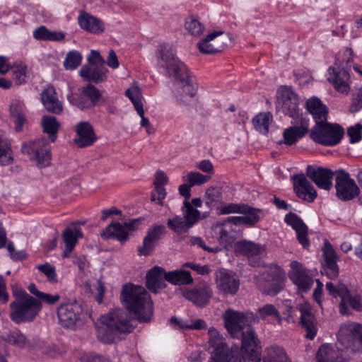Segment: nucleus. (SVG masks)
Wrapping results in <instances>:
<instances>
[{"mask_svg":"<svg viewBox=\"0 0 362 362\" xmlns=\"http://www.w3.org/2000/svg\"><path fill=\"white\" fill-rule=\"evenodd\" d=\"M209 345L211 358L209 362H260L261 346L255 329L249 327L241 333L240 357L238 356L239 347L229 348L225 339L214 328L208 331Z\"/></svg>","mask_w":362,"mask_h":362,"instance_id":"f257e3e1","label":"nucleus"},{"mask_svg":"<svg viewBox=\"0 0 362 362\" xmlns=\"http://www.w3.org/2000/svg\"><path fill=\"white\" fill-rule=\"evenodd\" d=\"M120 298L127 309L133 313L139 322L151 320L153 303L151 296L143 287L124 285Z\"/></svg>","mask_w":362,"mask_h":362,"instance_id":"f03ea898","label":"nucleus"},{"mask_svg":"<svg viewBox=\"0 0 362 362\" xmlns=\"http://www.w3.org/2000/svg\"><path fill=\"white\" fill-rule=\"evenodd\" d=\"M16 299L10 305V318L16 323L33 322L42 309V303L25 291L13 292Z\"/></svg>","mask_w":362,"mask_h":362,"instance_id":"7ed1b4c3","label":"nucleus"},{"mask_svg":"<svg viewBox=\"0 0 362 362\" xmlns=\"http://www.w3.org/2000/svg\"><path fill=\"white\" fill-rule=\"evenodd\" d=\"M224 326L233 338L239 339L245 328L250 326L255 317L251 312H240L233 309H227L222 315Z\"/></svg>","mask_w":362,"mask_h":362,"instance_id":"20e7f679","label":"nucleus"},{"mask_svg":"<svg viewBox=\"0 0 362 362\" xmlns=\"http://www.w3.org/2000/svg\"><path fill=\"white\" fill-rule=\"evenodd\" d=\"M344 134V129L340 125L329 123L326 120L315 124L310 136L316 143L325 146H334L340 142Z\"/></svg>","mask_w":362,"mask_h":362,"instance_id":"39448f33","label":"nucleus"},{"mask_svg":"<svg viewBox=\"0 0 362 362\" xmlns=\"http://www.w3.org/2000/svg\"><path fill=\"white\" fill-rule=\"evenodd\" d=\"M276 110L295 120L299 117V98L293 88L281 86L276 91Z\"/></svg>","mask_w":362,"mask_h":362,"instance_id":"423d86ee","label":"nucleus"},{"mask_svg":"<svg viewBox=\"0 0 362 362\" xmlns=\"http://www.w3.org/2000/svg\"><path fill=\"white\" fill-rule=\"evenodd\" d=\"M23 154L35 161L39 168L49 165L51 160V148L46 139L41 138L28 142H23L21 146Z\"/></svg>","mask_w":362,"mask_h":362,"instance_id":"0eeeda50","label":"nucleus"},{"mask_svg":"<svg viewBox=\"0 0 362 362\" xmlns=\"http://www.w3.org/2000/svg\"><path fill=\"white\" fill-rule=\"evenodd\" d=\"M167 74L173 78L175 82L180 85L182 93H175L177 100L186 103V97L192 98L196 95L197 84L194 77L190 75L187 69H167Z\"/></svg>","mask_w":362,"mask_h":362,"instance_id":"6e6552de","label":"nucleus"},{"mask_svg":"<svg viewBox=\"0 0 362 362\" xmlns=\"http://www.w3.org/2000/svg\"><path fill=\"white\" fill-rule=\"evenodd\" d=\"M182 211V217L177 216L173 218L168 219V228L177 233L187 232L202 218L200 211L194 208L189 201H184Z\"/></svg>","mask_w":362,"mask_h":362,"instance_id":"1a4fd4ad","label":"nucleus"},{"mask_svg":"<svg viewBox=\"0 0 362 362\" xmlns=\"http://www.w3.org/2000/svg\"><path fill=\"white\" fill-rule=\"evenodd\" d=\"M335 175L336 195L340 200L350 201L359 194V187L347 172L339 170L335 172Z\"/></svg>","mask_w":362,"mask_h":362,"instance_id":"9d476101","label":"nucleus"},{"mask_svg":"<svg viewBox=\"0 0 362 362\" xmlns=\"http://www.w3.org/2000/svg\"><path fill=\"white\" fill-rule=\"evenodd\" d=\"M101 322L112 332L127 334L133 331L130 319L127 312L117 309L101 317Z\"/></svg>","mask_w":362,"mask_h":362,"instance_id":"9b49d317","label":"nucleus"},{"mask_svg":"<svg viewBox=\"0 0 362 362\" xmlns=\"http://www.w3.org/2000/svg\"><path fill=\"white\" fill-rule=\"evenodd\" d=\"M339 339L346 349L353 351H362V325L349 323L342 325Z\"/></svg>","mask_w":362,"mask_h":362,"instance_id":"f8f14e48","label":"nucleus"},{"mask_svg":"<svg viewBox=\"0 0 362 362\" xmlns=\"http://www.w3.org/2000/svg\"><path fill=\"white\" fill-rule=\"evenodd\" d=\"M288 277L296 286L300 293H307L313 286L314 280L312 274L301 263L293 261L290 264Z\"/></svg>","mask_w":362,"mask_h":362,"instance_id":"ddd939ff","label":"nucleus"},{"mask_svg":"<svg viewBox=\"0 0 362 362\" xmlns=\"http://www.w3.org/2000/svg\"><path fill=\"white\" fill-rule=\"evenodd\" d=\"M83 313L81 304L77 302L62 304L57 308L59 324L63 327L73 329L81 321Z\"/></svg>","mask_w":362,"mask_h":362,"instance_id":"4468645a","label":"nucleus"},{"mask_svg":"<svg viewBox=\"0 0 362 362\" xmlns=\"http://www.w3.org/2000/svg\"><path fill=\"white\" fill-rule=\"evenodd\" d=\"M309 122L310 119L305 115H300V118L292 121L293 126L285 129L283 132V143L287 146H292L305 136L309 131Z\"/></svg>","mask_w":362,"mask_h":362,"instance_id":"2eb2a0df","label":"nucleus"},{"mask_svg":"<svg viewBox=\"0 0 362 362\" xmlns=\"http://www.w3.org/2000/svg\"><path fill=\"white\" fill-rule=\"evenodd\" d=\"M125 96L132 101L136 112L141 117V126L146 127L148 134H155V128L151 125L148 119L144 117V110L141 102L142 95L139 86L134 85L126 90Z\"/></svg>","mask_w":362,"mask_h":362,"instance_id":"dca6fc26","label":"nucleus"},{"mask_svg":"<svg viewBox=\"0 0 362 362\" xmlns=\"http://www.w3.org/2000/svg\"><path fill=\"white\" fill-rule=\"evenodd\" d=\"M335 173L322 167L315 168L308 165L306 169L307 176L320 189L329 190L332 186V178Z\"/></svg>","mask_w":362,"mask_h":362,"instance_id":"f3484780","label":"nucleus"},{"mask_svg":"<svg viewBox=\"0 0 362 362\" xmlns=\"http://www.w3.org/2000/svg\"><path fill=\"white\" fill-rule=\"evenodd\" d=\"M292 179L294 181L293 189L297 197L308 202H313L317 197V192L305 175H293Z\"/></svg>","mask_w":362,"mask_h":362,"instance_id":"a211bd4d","label":"nucleus"},{"mask_svg":"<svg viewBox=\"0 0 362 362\" xmlns=\"http://www.w3.org/2000/svg\"><path fill=\"white\" fill-rule=\"evenodd\" d=\"M300 313L299 324L305 330V338L313 340L317 332V321L312 312V308L308 304H300L299 306Z\"/></svg>","mask_w":362,"mask_h":362,"instance_id":"6ab92c4d","label":"nucleus"},{"mask_svg":"<svg viewBox=\"0 0 362 362\" xmlns=\"http://www.w3.org/2000/svg\"><path fill=\"white\" fill-rule=\"evenodd\" d=\"M165 233V227L163 225H153L147 231L144 238L143 245L138 247L139 255L148 256L154 250L156 243Z\"/></svg>","mask_w":362,"mask_h":362,"instance_id":"aec40b11","label":"nucleus"},{"mask_svg":"<svg viewBox=\"0 0 362 362\" xmlns=\"http://www.w3.org/2000/svg\"><path fill=\"white\" fill-rule=\"evenodd\" d=\"M222 31H214L209 33L205 39L198 45L200 52L205 54H214L221 52L226 45V41L228 40V36L226 35L221 39H215L222 35Z\"/></svg>","mask_w":362,"mask_h":362,"instance_id":"412c9836","label":"nucleus"},{"mask_svg":"<svg viewBox=\"0 0 362 362\" xmlns=\"http://www.w3.org/2000/svg\"><path fill=\"white\" fill-rule=\"evenodd\" d=\"M181 295L193 302L196 305L205 307L212 296V290L209 286H203L193 289H180Z\"/></svg>","mask_w":362,"mask_h":362,"instance_id":"4be33fe9","label":"nucleus"},{"mask_svg":"<svg viewBox=\"0 0 362 362\" xmlns=\"http://www.w3.org/2000/svg\"><path fill=\"white\" fill-rule=\"evenodd\" d=\"M216 284L218 290L225 295H233L239 288V281L233 274L225 270L216 273Z\"/></svg>","mask_w":362,"mask_h":362,"instance_id":"5701e85b","label":"nucleus"},{"mask_svg":"<svg viewBox=\"0 0 362 362\" xmlns=\"http://www.w3.org/2000/svg\"><path fill=\"white\" fill-rule=\"evenodd\" d=\"M325 263L323 267L325 272L329 279H335L339 274V268L337 264L338 257L332 245L326 240L322 249Z\"/></svg>","mask_w":362,"mask_h":362,"instance_id":"b1692460","label":"nucleus"},{"mask_svg":"<svg viewBox=\"0 0 362 362\" xmlns=\"http://www.w3.org/2000/svg\"><path fill=\"white\" fill-rule=\"evenodd\" d=\"M96 136L93 127L88 122H79L76 126V136L75 144L80 148L92 145L96 140Z\"/></svg>","mask_w":362,"mask_h":362,"instance_id":"393cba45","label":"nucleus"},{"mask_svg":"<svg viewBox=\"0 0 362 362\" xmlns=\"http://www.w3.org/2000/svg\"><path fill=\"white\" fill-rule=\"evenodd\" d=\"M285 222L296 230L298 242L305 248L310 245L308 238V227L296 214L289 213L285 216Z\"/></svg>","mask_w":362,"mask_h":362,"instance_id":"a878e982","label":"nucleus"},{"mask_svg":"<svg viewBox=\"0 0 362 362\" xmlns=\"http://www.w3.org/2000/svg\"><path fill=\"white\" fill-rule=\"evenodd\" d=\"M327 80L336 90L341 93H348L350 90V75L346 69H332Z\"/></svg>","mask_w":362,"mask_h":362,"instance_id":"bb28decb","label":"nucleus"},{"mask_svg":"<svg viewBox=\"0 0 362 362\" xmlns=\"http://www.w3.org/2000/svg\"><path fill=\"white\" fill-rule=\"evenodd\" d=\"M166 273L163 268L158 266L153 267L146 274V287L154 293L164 288L166 286L165 282Z\"/></svg>","mask_w":362,"mask_h":362,"instance_id":"cd10ccee","label":"nucleus"},{"mask_svg":"<svg viewBox=\"0 0 362 362\" xmlns=\"http://www.w3.org/2000/svg\"><path fill=\"white\" fill-rule=\"evenodd\" d=\"M246 207L247 209H244L245 211L240 213L245 214V216L228 217L223 221V225L231 223L236 226L242 224L254 226L257 223L260 219L259 214L261 212V210L252 208L247 204H246Z\"/></svg>","mask_w":362,"mask_h":362,"instance_id":"c85d7f7f","label":"nucleus"},{"mask_svg":"<svg viewBox=\"0 0 362 362\" xmlns=\"http://www.w3.org/2000/svg\"><path fill=\"white\" fill-rule=\"evenodd\" d=\"M305 108L313 116L315 124L327 120L328 108L317 97H313L306 101Z\"/></svg>","mask_w":362,"mask_h":362,"instance_id":"c756f323","label":"nucleus"},{"mask_svg":"<svg viewBox=\"0 0 362 362\" xmlns=\"http://www.w3.org/2000/svg\"><path fill=\"white\" fill-rule=\"evenodd\" d=\"M87 61L90 66L95 68H99L105 64L111 68H117L119 66V62L115 52L113 49H110L107 60H105L98 50L92 49L87 55Z\"/></svg>","mask_w":362,"mask_h":362,"instance_id":"7c9ffc66","label":"nucleus"},{"mask_svg":"<svg viewBox=\"0 0 362 362\" xmlns=\"http://www.w3.org/2000/svg\"><path fill=\"white\" fill-rule=\"evenodd\" d=\"M41 101L45 109L54 114H60L63 110L61 102L58 100L55 88L49 86L40 94Z\"/></svg>","mask_w":362,"mask_h":362,"instance_id":"2f4dec72","label":"nucleus"},{"mask_svg":"<svg viewBox=\"0 0 362 362\" xmlns=\"http://www.w3.org/2000/svg\"><path fill=\"white\" fill-rule=\"evenodd\" d=\"M25 107L20 100H14L10 105V117L15 124V130L18 132L22 131L23 125L26 123Z\"/></svg>","mask_w":362,"mask_h":362,"instance_id":"473e14b6","label":"nucleus"},{"mask_svg":"<svg viewBox=\"0 0 362 362\" xmlns=\"http://www.w3.org/2000/svg\"><path fill=\"white\" fill-rule=\"evenodd\" d=\"M235 250L238 253L248 258H252L264 254L266 250V246L251 241L241 240L236 243Z\"/></svg>","mask_w":362,"mask_h":362,"instance_id":"72a5a7b5","label":"nucleus"},{"mask_svg":"<svg viewBox=\"0 0 362 362\" xmlns=\"http://www.w3.org/2000/svg\"><path fill=\"white\" fill-rule=\"evenodd\" d=\"M83 234L81 230L76 227H67L62 233V239L65 244V250L63 252V257H69L78 242V239L81 238Z\"/></svg>","mask_w":362,"mask_h":362,"instance_id":"f704fd0d","label":"nucleus"},{"mask_svg":"<svg viewBox=\"0 0 362 362\" xmlns=\"http://www.w3.org/2000/svg\"><path fill=\"white\" fill-rule=\"evenodd\" d=\"M105 239L115 238L121 243L129 239V233L123 224L112 222L101 234Z\"/></svg>","mask_w":362,"mask_h":362,"instance_id":"c9c22d12","label":"nucleus"},{"mask_svg":"<svg viewBox=\"0 0 362 362\" xmlns=\"http://www.w3.org/2000/svg\"><path fill=\"white\" fill-rule=\"evenodd\" d=\"M78 23L82 29L92 33H100L104 30L103 22L88 13L81 14L78 17Z\"/></svg>","mask_w":362,"mask_h":362,"instance_id":"e433bc0d","label":"nucleus"},{"mask_svg":"<svg viewBox=\"0 0 362 362\" xmlns=\"http://www.w3.org/2000/svg\"><path fill=\"white\" fill-rule=\"evenodd\" d=\"M165 279L174 285H187L193 283V278L190 272L182 269L167 272Z\"/></svg>","mask_w":362,"mask_h":362,"instance_id":"4c0bfd02","label":"nucleus"},{"mask_svg":"<svg viewBox=\"0 0 362 362\" xmlns=\"http://www.w3.org/2000/svg\"><path fill=\"white\" fill-rule=\"evenodd\" d=\"M317 362H344L339 353L328 345H322L316 354Z\"/></svg>","mask_w":362,"mask_h":362,"instance_id":"58836bf2","label":"nucleus"},{"mask_svg":"<svg viewBox=\"0 0 362 362\" xmlns=\"http://www.w3.org/2000/svg\"><path fill=\"white\" fill-rule=\"evenodd\" d=\"M44 132L49 135L51 142L57 139V134L60 127V124L57 122L55 117L43 116L41 121Z\"/></svg>","mask_w":362,"mask_h":362,"instance_id":"ea45409f","label":"nucleus"},{"mask_svg":"<svg viewBox=\"0 0 362 362\" xmlns=\"http://www.w3.org/2000/svg\"><path fill=\"white\" fill-rule=\"evenodd\" d=\"M272 120L271 112H260L252 119V124L256 130L266 134L269 132V127Z\"/></svg>","mask_w":362,"mask_h":362,"instance_id":"a19ab883","label":"nucleus"},{"mask_svg":"<svg viewBox=\"0 0 362 362\" xmlns=\"http://www.w3.org/2000/svg\"><path fill=\"white\" fill-rule=\"evenodd\" d=\"M263 362H291L284 349L279 346H271L266 349Z\"/></svg>","mask_w":362,"mask_h":362,"instance_id":"79ce46f5","label":"nucleus"},{"mask_svg":"<svg viewBox=\"0 0 362 362\" xmlns=\"http://www.w3.org/2000/svg\"><path fill=\"white\" fill-rule=\"evenodd\" d=\"M326 289L334 298L339 297L341 298L340 311L341 313H344L343 310L344 299L347 297L349 291L347 287L343 284H337V285L334 286L332 282H327L326 284Z\"/></svg>","mask_w":362,"mask_h":362,"instance_id":"37998d69","label":"nucleus"},{"mask_svg":"<svg viewBox=\"0 0 362 362\" xmlns=\"http://www.w3.org/2000/svg\"><path fill=\"white\" fill-rule=\"evenodd\" d=\"M69 103L81 110L93 107V105L83 95L82 90L78 89V93H71L67 97Z\"/></svg>","mask_w":362,"mask_h":362,"instance_id":"c03bdc74","label":"nucleus"},{"mask_svg":"<svg viewBox=\"0 0 362 362\" xmlns=\"http://www.w3.org/2000/svg\"><path fill=\"white\" fill-rule=\"evenodd\" d=\"M159 57L165 63L161 64V66H165V68H182L184 66L183 63L168 49H161L159 53Z\"/></svg>","mask_w":362,"mask_h":362,"instance_id":"a18cd8bd","label":"nucleus"},{"mask_svg":"<svg viewBox=\"0 0 362 362\" xmlns=\"http://www.w3.org/2000/svg\"><path fill=\"white\" fill-rule=\"evenodd\" d=\"M185 29L194 36L201 35L204 30V25L199 19L194 16H189L185 20Z\"/></svg>","mask_w":362,"mask_h":362,"instance_id":"49530a36","label":"nucleus"},{"mask_svg":"<svg viewBox=\"0 0 362 362\" xmlns=\"http://www.w3.org/2000/svg\"><path fill=\"white\" fill-rule=\"evenodd\" d=\"M13 160L10 144L0 139V165H9Z\"/></svg>","mask_w":362,"mask_h":362,"instance_id":"de8ad7c7","label":"nucleus"},{"mask_svg":"<svg viewBox=\"0 0 362 362\" xmlns=\"http://www.w3.org/2000/svg\"><path fill=\"white\" fill-rule=\"evenodd\" d=\"M13 160L10 144L0 139V165H9Z\"/></svg>","mask_w":362,"mask_h":362,"instance_id":"09e8293b","label":"nucleus"},{"mask_svg":"<svg viewBox=\"0 0 362 362\" xmlns=\"http://www.w3.org/2000/svg\"><path fill=\"white\" fill-rule=\"evenodd\" d=\"M103 69H81L80 76L89 82L99 83L105 78Z\"/></svg>","mask_w":362,"mask_h":362,"instance_id":"8fccbe9b","label":"nucleus"},{"mask_svg":"<svg viewBox=\"0 0 362 362\" xmlns=\"http://www.w3.org/2000/svg\"><path fill=\"white\" fill-rule=\"evenodd\" d=\"M6 341L13 345L23 348L28 345V341L25 336L20 330L15 329L11 331L6 337Z\"/></svg>","mask_w":362,"mask_h":362,"instance_id":"3c124183","label":"nucleus"},{"mask_svg":"<svg viewBox=\"0 0 362 362\" xmlns=\"http://www.w3.org/2000/svg\"><path fill=\"white\" fill-rule=\"evenodd\" d=\"M82 58L78 51L71 50L66 54L63 64L65 68H78L81 64Z\"/></svg>","mask_w":362,"mask_h":362,"instance_id":"603ef678","label":"nucleus"},{"mask_svg":"<svg viewBox=\"0 0 362 362\" xmlns=\"http://www.w3.org/2000/svg\"><path fill=\"white\" fill-rule=\"evenodd\" d=\"M257 313L262 319L269 316H274L279 322H281L282 317L277 308L272 304H266L257 310Z\"/></svg>","mask_w":362,"mask_h":362,"instance_id":"864d4df0","label":"nucleus"},{"mask_svg":"<svg viewBox=\"0 0 362 362\" xmlns=\"http://www.w3.org/2000/svg\"><path fill=\"white\" fill-rule=\"evenodd\" d=\"M210 179L208 175H204L199 172H190L186 176L183 177V180L188 182L190 186L202 185Z\"/></svg>","mask_w":362,"mask_h":362,"instance_id":"5fc2aeb1","label":"nucleus"},{"mask_svg":"<svg viewBox=\"0 0 362 362\" xmlns=\"http://www.w3.org/2000/svg\"><path fill=\"white\" fill-rule=\"evenodd\" d=\"M206 204L209 207L215 205L221 200V192L219 188L209 187L206 191Z\"/></svg>","mask_w":362,"mask_h":362,"instance_id":"6e6d98bb","label":"nucleus"},{"mask_svg":"<svg viewBox=\"0 0 362 362\" xmlns=\"http://www.w3.org/2000/svg\"><path fill=\"white\" fill-rule=\"evenodd\" d=\"M81 89L82 90V93H83V95L95 106L101 96L100 91L90 84H88L81 88Z\"/></svg>","mask_w":362,"mask_h":362,"instance_id":"4d7b16f0","label":"nucleus"},{"mask_svg":"<svg viewBox=\"0 0 362 362\" xmlns=\"http://www.w3.org/2000/svg\"><path fill=\"white\" fill-rule=\"evenodd\" d=\"M244 209H247L246 207V204H229L225 206H221L219 209L220 214H229L233 213L240 214L241 212L245 211Z\"/></svg>","mask_w":362,"mask_h":362,"instance_id":"13d9d810","label":"nucleus"},{"mask_svg":"<svg viewBox=\"0 0 362 362\" xmlns=\"http://www.w3.org/2000/svg\"><path fill=\"white\" fill-rule=\"evenodd\" d=\"M37 268L38 269L39 271H40L47 276L49 281H57V274L54 266L49 263H45L43 264L38 265Z\"/></svg>","mask_w":362,"mask_h":362,"instance_id":"bf43d9fd","label":"nucleus"},{"mask_svg":"<svg viewBox=\"0 0 362 362\" xmlns=\"http://www.w3.org/2000/svg\"><path fill=\"white\" fill-rule=\"evenodd\" d=\"M361 131L362 125L361 124H356L348 128L347 134L349 136L350 143L354 144L361 140Z\"/></svg>","mask_w":362,"mask_h":362,"instance_id":"052dcab7","label":"nucleus"},{"mask_svg":"<svg viewBox=\"0 0 362 362\" xmlns=\"http://www.w3.org/2000/svg\"><path fill=\"white\" fill-rule=\"evenodd\" d=\"M273 280L274 282L269 284L266 291L270 296L276 295L283 288L282 276L280 274H276Z\"/></svg>","mask_w":362,"mask_h":362,"instance_id":"680f3d73","label":"nucleus"},{"mask_svg":"<svg viewBox=\"0 0 362 362\" xmlns=\"http://www.w3.org/2000/svg\"><path fill=\"white\" fill-rule=\"evenodd\" d=\"M349 304L353 309L360 311L362 310V303L360 298L358 296H351L349 291L347 293V297L344 299V312L343 314L346 313V307Z\"/></svg>","mask_w":362,"mask_h":362,"instance_id":"e2e57ef3","label":"nucleus"},{"mask_svg":"<svg viewBox=\"0 0 362 362\" xmlns=\"http://www.w3.org/2000/svg\"><path fill=\"white\" fill-rule=\"evenodd\" d=\"M353 51L351 48H346L344 52V58L341 60V62L339 64L336 63V65L339 66V68H357L353 64V57H352Z\"/></svg>","mask_w":362,"mask_h":362,"instance_id":"0e129e2a","label":"nucleus"},{"mask_svg":"<svg viewBox=\"0 0 362 362\" xmlns=\"http://www.w3.org/2000/svg\"><path fill=\"white\" fill-rule=\"evenodd\" d=\"M165 196H166V192H165V188L162 186H157V187H155V192H152V194H151V200L152 202L157 201V203L160 206H163V201L165 198Z\"/></svg>","mask_w":362,"mask_h":362,"instance_id":"69168bd1","label":"nucleus"},{"mask_svg":"<svg viewBox=\"0 0 362 362\" xmlns=\"http://www.w3.org/2000/svg\"><path fill=\"white\" fill-rule=\"evenodd\" d=\"M183 267H189L195 271L197 274L204 275L208 274L211 270L208 265H200L194 262H186L182 265Z\"/></svg>","mask_w":362,"mask_h":362,"instance_id":"338daca9","label":"nucleus"},{"mask_svg":"<svg viewBox=\"0 0 362 362\" xmlns=\"http://www.w3.org/2000/svg\"><path fill=\"white\" fill-rule=\"evenodd\" d=\"M362 108V87L355 95L354 101L350 106L351 112H356Z\"/></svg>","mask_w":362,"mask_h":362,"instance_id":"774afa93","label":"nucleus"}]
</instances>
